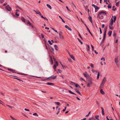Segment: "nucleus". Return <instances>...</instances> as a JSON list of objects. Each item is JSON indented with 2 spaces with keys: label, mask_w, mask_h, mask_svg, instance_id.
<instances>
[{
  "label": "nucleus",
  "mask_w": 120,
  "mask_h": 120,
  "mask_svg": "<svg viewBox=\"0 0 120 120\" xmlns=\"http://www.w3.org/2000/svg\"><path fill=\"white\" fill-rule=\"evenodd\" d=\"M106 11L104 10H102L99 12L98 15V17L100 19H102L104 18V16L106 15Z\"/></svg>",
  "instance_id": "nucleus-1"
},
{
  "label": "nucleus",
  "mask_w": 120,
  "mask_h": 120,
  "mask_svg": "<svg viewBox=\"0 0 120 120\" xmlns=\"http://www.w3.org/2000/svg\"><path fill=\"white\" fill-rule=\"evenodd\" d=\"M106 78L105 77L102 80V81L100 86V88L102 89L103 88L104 85L105 84V82H106Z\"/></svg>",
  "instance_id": "nucleus-2"
},
{
  "label": "nucleus",
  "mask_w": 120,
  "mask_h": 120,
  "mask_svg": "<svg viewBox=\"0 0 120 120\" xmlns=\"http://www.w3.org/2000/svg\"><path fill=\"white\" fill-rule=\"evenodd\" d=\"M53 75L50 77H49L47 79L48 80H49L51 79H54L56 78V77H57V76L56 75L54 77H53Z\"/></svg>",
  "instance_id": "nucleus-3"
},
{
  "label": "nucleus",
  "mask_w": 120,
  "mask_h": 120,
  "mask_svg": "<svg viewBox=\"0 0 120 120\" xmlns=\"http://www.w3.org/2000/svg\"><path fill=\"white\" fill-rule=\"evenodd\" d=\"M59 35L60 36V39L62 40L64 38V37L62 35V32L61 31H60L59 33Z\"/></svg>",
  "instance_id": "nucleus-4"
},
{
  "label": "nucleus",
  "mask_w": 120,
  "mask_h": 120,
  "mask_svg": "<svg viewBox=\"0 0 120 120\" xmlns=\"http://www.w3.org/2000/svg\"><path fill=\"white\" fill-rule=\"evenodd\" d=\"M58 65V64L57 62V61H56L55 64H54L53 66V68L54 69L55 71L56 70V69Z\"/></svg>",
  "instance_id": "nucleus-5"
},
{
  "label": "nucleus",
  "mask_w": 120,
  "mask_h": 120,
  "mask_svg": "<svg viewBox=\"0 0 120 120\" xmlns=\"http://www.w3.org/2000/svg\"><path fill=\"white\" fill-rule=\"evenodd\" d=\"M83 74L85 77L88 78L90 77V76L86 72H85L84 73H83Z\"/></svg>",
  "instance_id": "nucleus-6"
},
{
  "label": "nucleus",
  "mask_w": 120,
  "mask_h": 120,
  "mask_svg": "<svg viewBox=\"0 0 120 120\" xmlns=\"http://www.w3.org/2000/svg\"><path fill=\"white\" fill-rule=\"evenodd\" d=\"M6 8L7 10L8 11H11V8L8 5H7L6 6Z\"/></svg>",
  "instance_id": "nucleus-7"
},
{
  "label": "nucleus",
  "mask_w": 120,
  "mask_h": 120,
  "mask_svg": "<svg viewBox=\"0 0 120 120\" xmlns=\"http://www.w3.org/2000/svg\"><path fill=\"white\" fill-rule=\"evenodd\" d=\"M7 69L8 71H11L13 73H16L15 72V70L13 69L8 68Z\"/></svg>",
  "instance_id": "nucleus-8"
},
{
  "label": "nucleus",
  "mask_w": 120,
  "mask_h": 120,
  "mask_svg": "<svg viewBox=\"0 0 120 120\" xmlns=\"http://www.w3.org/2000/svg\"><path fill=\"white\" fill-rule=\"evenodd\" d=\"M92 5L95 8V10H97L99 9V8L98 7L94 4H92Z\"/></svg>",
  "instance_id": "nucleus-9"
},
{
  "label": "nucleus",
  "mask_w": 120,
  "mask_h": 120,
  "mask_svg": "<svg viewBox=\"0 0 120 120\" xmlns=\"http://www.w3.org/2000/svg\"><path fill=\"white\" fill-rule=\"evenodd\" d=\"M106 28L105 29L104 32V34L103 35V38H105L106 37Z\"/></svg>",
  "instance_id": "nucleus-10"
},
{
  "label": "nucleus",
  "mask_w": 120,
  "mask_h": 120,
  "mask_svg": "<svg viewBox=\"0 0 120 120\" xmlns=\"http://www.w3.org/2000/svg\"><path fill=\"white\" fill-rule=\"evenodd\" d=\"M113 17V16H112V18L111 19L110 21V24L111 25H113V22L114 21H113L112 18Z\"/></svg>",
  "instance_id": "nucleus-11"
},
{
  "label": "nucleus",
  "mask_w": 120,
  "mask_h": 120,
  "mask_svg": "<svg viewBox=\"0 0 120 120\" xmlns=\"http://www.w3.org/2000/svg\"><path fill=\"white\" fill-rule=\"evenodd\" d=\"M33 11H34L37 14H39V15H41V13L39 11H36L34 10H33Z\"/></svg>",
  "instance_id": "nucleus-12"
},
{
  "label": "nucleus",
  "mask_w": 120,
  "mask_h": 120,
  "mask_svg": "<svg viewBox=\"0 0 120 120\" xmlns=\"http://www.w3.org/2000/svg\"><path fill=\"white\" fill-rule=\"evenodd\" d=\"M118 57H116L115 58V62L116 64H117L118 62Z\"/></svg>",
  "instance_id": "nucleus-13"
},
{
  "label": "nucleus",
  "mask_w": 120,
  "mask_h": 120,
  "mask_svg": "<svg viewBox=\"0 0 120 120\" xmlns=\"http://www.w3.org/2000/svg\"><path fill=\"white\" fill-rule=\"evenodd\" d=\"M65 27L67 29H68V30H69L70 31H72V29L71 28H70L69 27H68L67 25H66L65 26Z\"/></svg>",
  "instance_id": "nucleus-14"
},
{
  "label": "nucleus",
  "mask_w": 120,
  "mask_h": 120,
  "mask_svg": "<svg viewBox=\"0 0 120 120\" xmlns=\"http://www.w3.org/2000/svg\"><path fill=\"white\" fill-rule=\"evenodd\" d=\"M86 49L87 51H89L90 50V46L89 45L87 44L86 45Z\"/></svg>",
  "instance_id": "nucleus-15"
},
{
  "label": "nucleus",
  "mask_w": 120,
  "mask_h": 120,
  "mask_svg": "<svg viewBox=\"0 0 120 120\" xmlns=\"http://www.w3.org/2000/svg\"><path fill=\"white\" fill-rule=\"evenodd\" d=\"M50 58V61L51 62V64H53V60L52 57L50 56H49Z\"/></svg>",
  "instance_id": "nucleus-16"
},
{
  "label": "nucleus",
  "mask_w": 120,
  "mask_h": 120,
  "mask_svg": "<svg viewBox=\"0 0 120 120\" xmlns=\"http://www.w3.org/2000/svg\"><path fill=\"white\" fill-rule=\"evenodd\" d=\"M112 33V31H109L108 33V35L109 36H110Z\"/></svg>",
  "instance_id": "nucleus-17"
},
{
  "label": "nucleus",
  "mask_w": 120,
  "mask_h": 120,
  "mask_svg": "<svg viewBox=\"0 0 120 120\" xmlns=\"http://www.w3.org/2000/svg\"><path fill=\"white\" fill-rule=\"evenodd\" d=\"M88 19L91 22V23H92V18L91 16H90L88 17Z\"/></svg>",
  "instance_id": "nucleus-18"
},
{
  "label": "nucleus",
  "mask_w": 120,
  "mask_h": 120,
  "mask_svg": "<svg viewBox=\"0 0 120 120\" xmlns=\"http://www.w3.org/2000/svg\"><path fill=\"white\" fill-rule=\"evenodd\" d=\"M46 84L47 85H51V86L53 85H54V83H50V82L47 83H46Z\"/></svg>",
  "instance_id": "nucleus-19"
},
{
  "label": "nucleus",
  "mask_w": 120,
  "mask_h": 120,
  "mask_svg": "<svg viewBox=\"0 0 120 120\" xmlns=\"http://www.w3.org/2000/svg\"><path fill=\"white\" fill-rule=\"evenodd\" d=\"M101 108L102 109L101 113H102V115H105V113H104V109H103V108L102 107H101Z\"/></svg>",
  "instance_id": "nucleus-20"
},
{
  "label": "nucleus",
  "mask_w": 120,
  "mask_h": 120,
  "mask_svg": "<svg viewBox=\"0 0 120 120\" xmlns=\"http://www.w3.org/2000/svg\"><path fill=\"white\" fill-rule=\"evenodd\" d=\"M21 20L23 21V22L25 23L26 22V20L23 17H22L21 18Z\"/></svg>",
  "instance_id": "nucleus-21"
},
{
  "label": "nucleus",
  "mask_w": 120,
  "mask_h": 120,
  "mask_svg": "<svg viewBox=\"0 0 120 120\" xmlns=\"http://www.w3.org/2000/svg\"><path fill=\"white\" fill-rule=\"evenodd\" d=\"M92 83H89L88 82L87 84V86L88 87H90L91 85L92 84Z\"/></svg>",
  "instance_id": "nucleus-22"
},
{
  "label": "nucleus",
  "mask_w": 120,
  "mask_h": 120,
  "mask_svg": "<svg viewBox=\"0 0 120 120\" xmlns=\"http://www.w3.org/2000/svg\"><path fill=\"white\" fill-rule=\"evenodd\" d=\"M100 93L103 94H105V93L104 92V91L102 89H101L100 90Z\"/></svg>",
  "instance_id": "nucleus-23"
},
{
  "label": "nucleus",
  "mask_w": 120,
  "mask_h": 120,
  "mask_svg": "<svg viewBox=\"0 0 120 120\" xmlns=\"http://www.w3.org/2000/svg\"><path fill=\"white\" fill-rule=\"evenodd\" d=\"M68 91L69 93H70L71 94H75V95H76V94H75V93H74V92H72L71 90H68Z\"/></svg>",
  "instance_id": "nucleus-24"
},
{
  "label": "nucleus",
  "mask_w": 120,
  "mask_h": 120,
  "mask_svg": "<svg viewBox=\"0 0 120 120\" xmlns=\"http://www.w3.org/2000/svg\"><path fill=\"white\" fill-rule=\"evenodd\" d=\"M46 6L50 9H52V7L49 4H47L46 5Z\"/></svg>",
  "instance_id": "nucleus-25"
},
{
  "label": "nucleus",
  "mask_w": 120,
  "mask_h": 120,
  "mask_svg": "<svg viewBox=\"0 0 120 120\" xmlns=\"http://www.w3.org/2000/svg\"><path fill=\"white\" fill-rule=\"evenodd\" d=\"M75 84V86L76 87H79V88H81V87L80 86H79V84Z\"/></svg>",
  "instance_id": "nucleus-26"
},
{
  "label": "nucleus",
  "mask_w": 120,
  "mask_h": 120,
  "mask_svg": "<svg viewBox=\"0 0 120 120\" xmlns=\"http://www.w3.org/2000/svg\"><path fill=\"white\" fill-rule=\"evenodd\" d=\"M54 47L55 50L57 51L58 50L57 46L56 45H54Z\"/></svg>",
  "instance_id": "nucleus-27"
},
{
  "label": "nucleus",
  "mask_w": 120,
  "mask_h": 120,
  "mask_svg": "<svg viewBox=\"0 0 120 120\" xmlns=\"http://www.w3.org/2000/svg\"><path fill=\"white\" fill-rule=\"evenodd\" d=\"M112 25H111L110 24L109 26V28L111 30H113L112 26Z\"/></svg>",
  "instance_id": "nucleus-28"
},
{
  "label": "nucleus",
  "mask_w": 120,
  "mask_h": 120,
  "mask_svg": "<svg viewBox=\"0 0 120 120\" xmlns=\"http://www.w3.org/2000/svg\"><path fill=\"white\" fill-rule=\"evenodd\" d=\"M29 25L30 26H31V24L30 22L29 21H27V25Z\"/></svg>",
  "instance_id": "nucleus-29"
},
{
  "label": "nucleus",
  "mask_w": 120,
  "mask_h": 120,
  "mask_svg": "<svg viewBox=\"0 0 120 120\" xmlns=\"http://www.w3.org/2000/svg\"><path fill=\"white\" fill-rule=\"evenodd\" d=\"M70 57L74 60H75V58L72 55H70Z\"/></svg>",
  "instance_id": "nucleus-30"
},
{
  "label": "nucleus",
  "mask_w": 120,
  "mask_h": 120,
  "mask_svg": "<svg viewBox=\"0 0 120 120\" xmlns=\"http://www.w3.org/2000/svg\"><path fill=\"white\" fill-rule=\"evenodd\" d=\"M100 75V73L99 72H98V74L97 75V79H98L99 78V76Z\"/></svg>",
  "instance_id": "nucleus-31"
},
{
  "label": "nucleus",
  "mask_w": 120,
  "mask_h": 120,
  "mask_svg": "<svg viewBox=\"0 0 120 120\" xmlns=\"http://www.w3.org/2000/svg\"><path fill=\"white\" fill-rule=\"evenodd\" d=\"M59 17L61 19L63 22L64 23H65V22L64 21V20L60 16H59Z\"/></svg>",
  "instance_id": "nucleus-32"
},
{
  "label": "nucleus",
  "mask_w": 120,
  "mask_h": 120,
  "mask_svg": "<svg viewBox=\"0 0 120 120\" xmlns=\"http://www.w3.org/2000/svg\"><path fill=\"white\" fill-rule=\"evenodd\" d=\"M10 117L13 120H17L16 119L13 117L12 116H10Z\"/></svg>",
  "instance_id": "nucleus-33"
},
{
  "label": "nucleus",
  "mask_w": 120,
  "mask_h": 120,
  "mask_svg": "<svg viewBox=\"0 0 120 120\" xmlns=\"http://www.w3.org/2000/svg\"><path fill=\"white\" fill-rule=\"evenodd\" d=\"M78 41H79V42H80L81 44H83V42L81 41L79 39V38H78Z\"/></svg>",
  "instance_id": "nucleus-34"
},
{
  "label": "nucleus",
  "mask_w": 120,
  "mask_h": 120,
  "mask_svg": "<svg viewBox=\"0 0 120 120\" xmlns=\"http://www.w3.org/2000/svg\"><path fill=\"white\" fill-rule=\"evenodd\" d=\"M70 84L71 85H74L75 84V83L74 82L71 81Z\"/></svg>",
  "instance_id": "nucleus-35"
},
{
  "label": "nucleus",
  "mask_w": 120,
  "mask_h": 120,
  "mask_svg": "<svg viewBox=\"0 0 120 120\" xmlns=\"http://www.w3.org/2000/svg\"><path fill=\"white\" fill-rule=\"evenodd\" d=\"M55 103L58 105H60V103L59 102H55Z\"/></svg>",
  "instance_id": "nucleus-36"
},
{
  "label": "nucleus",
  "mask_w": 120,
  "mask_h": 120,
  "mask_svg": "<svg viewBox=\"0 0 120 120\" xmlns=\"http://www.w3.org/2000/svg\"><path fill=\"white\" fill-rule=\"evenodd\" d=\"M116 34L115 32H113V36L115 38L116 36Z\"/></svg>",
  "instance_id": "nucleus-37"
},
{
  "label": "nucleus",
  "mask_w": 120,
  "mask_h": 120,
  "mask_svg": "<svg viewBox=\"0 0 120 120\" xmlns=\"http://www.w3.org/2000/svg\"><path fill=\"white\" fill-rule=\"evenodd\" d=\"M116 17L115 16H114V18H113V21H114V22H115V21L116 20Z\"/></svg>",
  "instance_id": "nucleus-38"
},
{
  "label": "nucleus",
  "mask_w": 120,
  "mask_h": 120,
  "mask_svg": "<svg viewBox=\"0 0 120 120\" xmlns=\"http://www.w3.org/2000/svg\"><path fill=\"white\" fill-rule=\"evenodd\" d=\"M33 115L37 116H38V115L36 113H33Z\"/></svg>",
  "instance_id": "nucleus-39"
},
{
  "label": "nucleus",
  "mask_w": 120,
  "mask_h": 120,
  "mask_svg": "<svg viewBox=\"0 0 120 120\" xmlns=\"http://www.w3.org/2000/svg\"><path fill=\"white\" fill-rule=\"evenodd\" d=\"M91 46L92 48V51H94V47L92 45H91Z\"/></svg>",
  "instance_id": "nucleus-40"
},
{
  "label": "nucleus",
  "mask_w": 120,
  "mask_h": 120,
  "mask_svg": "<svg viewBox=\"0 0 120 120\" xmlns=\"http://www.w3.org/2000/svg\"><path fill=\"white\" fill-rule=\"evenodd\" d=\"M48 42H49V44L50 45H52V43L51 41L49 40H48Z\"/></svg>",
  "instance_id": "nucleus-41"
},
{
  "label": "nucleus",
  "mask_w": 120,
  "mask_h": 120,
  "mask_svg": "<svg viewBox=\"0 0 120 120\" xmlns=\"http://www.w3.org/2000/svg\"><path fill=\"white\" fill-rule=\"evenodd\" d=\"M90 66L92 68H94V65L93 64H92V63L91 64Z\"/></svg>",
  "instance_id": "nucleus-42"
},
{
  "label": "nucleus",
  "mask_w": 120,
  "mask_h": 120,
  "mask_svg": "<svg viewBox=\"0 0 120 120\" xmlns=\"http://www.w3.org/2000/svg\"><path fill=\"white\" fill-rule=\"evenodd\" d=\"M115 7V6H113L112 7V8H113V9H112V10L114 11H115V10H116V8H114Z\"/></svg>",
  "instance_id": "nucleus-43"
},
{
  "label": "nucleus",
  "mask_w": 120,
  "mask_h": 120,
  "mask_svg": "<svg viewBox=\"0 0 120 120\" xmlns=\"http://www.w3.org/2000/svg\"><path fill=\"white\" fill-rule=\"evenodd\" d=\"M99 115H96L95 116V117L97 119H98V118L99 117Z\"/></svg>",
  "instance_id": "nucleus-44"
},
{
  "label": "nucleus",
  "mask_w": 120,
  "mask_h": 120,
  "mask_svg": "<svg viewBox=\"0 0 120 120\" xmlns=\"http://www.w3.org/2000/svg\"><path fill=\"white\" fill-rule=\"evenodd\" d=\"M92 71L93 72H98L97 71L95 70L94 69H92Z\"/></svg>",
  "instance_id": "nucleus-45"
},
{
  "label": "nucleus",
  "mask_w": 120,
  "mask_h": 120,
  "mask_svg": "<svg viewBox=\"0 0 120 120\" xmlns=\"http://www.w3.org/2000/svg\"><path fill=\"white\" fill-rule=\"evenodd\" d=\"M79 34V37H80V38H81V39H83V38L82 37H81L80 34L79 33V34Z\"/></svg>",
  "instance_id": "nucleus-46"
},
{
  "label": "nucleus",
  "mask_w": 120,
  "mask_h": 120,
  "mask_svg": "<svg viewBox=\"0 0 120 120\" xmlns=\"http://www.w3.org/2000/svg\"><path fill=\"white\" fill-rule=\"evenodd\" d=\"M60 108H59V109H58V111L56 113V114H58L60 112Z\"/></svg>",
  "instance_id": "nucleus-47"
},
{
  "label": "nucleus",
  "mask_w": 120,
  "mask_h": 120,
  "mask_svg": "<svg viewBox=\"0 0 120 120\" xmlns=\"http://www.w3.org/2000/svg\"><path fill=\"white\" fill-rule=\"evenodd\" d=\"M119 2H116V6H117L119 4Z\"/></svg>",
  "instance_id": "nucleus-48"
},
{
  "label": "nucleus",
  "mask_w": 120,
  "mask_h": 120,
  "mask_svg": "<svg viewBox=\"0 0 120 120\" xmlns=\"http://www.w3.org/2000/svg\"><path fill=\"white\" fill-rule=\"evenodd\" d=\"M4 1V0H0V3H2Z\"/></svg>",
  "instance_id": "nucleus-49"
},
{
  "label": "nucleus",
  "mask_w": 120,
  "mask_h": 120,
  "mask_svg": "<svg viewBox=\"0 0 120 120\" xmlns=\"http://www.w3.org/2000/svg\"><path fill=\"white\" fill-rule=\"evenodd\" d=\"M66 8L69 11L71 12V11L68 8V7L67 6L66 7Z\"/></svg>",
  "instance_id": "nucleus-50"
},
{
  "label": "nucleus",
  "mask_w": 120,
  "mask_h": 120,
  "mask_svg": "<svg viewBox=\"0 0 120 120\" xmlns=\"http://www.w3.org/2000/svg\"><path fill=\"white\" fill-rule=\"evenodd\" d=\"M99 30H100V34H101L102 33V31L101 29V28H100V27L99 28Z\"/></svg>",
  "instance_id": "nucleus-51"
},
{
  "label": "nucleus",
  "mask_w": 120,
  "mask_h": 120,
  "mask_svg": "<svg viewBox=\"0 0 120 120\" xmlns=\"http://www.w3.org/2000/svg\"><path fill=\"white\" fill-rule=\"evenodd\" d=\"M58 71L60 73H61L62 72V71L60 70V69H58Z\"/></svg>",
  "instance_id": "nucleus-52"
},
{
  "label": "nucleus",
  "mask_w": 120,
  "mask_h": 120,
  "mask_svg": "<svg viewBox=\"0 0 120 120\" xmlns=\"http://www.w3.org/2000/svg\"><path fill=\"white\" fill-rule=\"evenodd\" d=\"M108 8H111V6H110L109 4L108 6Z\"/></svg>",
  "instance_id": "nucleus-53"
},
{
  "label": "nucleus",
  "mask_w": 120,
  "mask_h": 120,
  "mask_svg": "<svg viewBox=\"0 0 120 120\" xmlns=\"http://www.w3.org/2000/svg\"><path fill=\"white\" fill-rule=\"evenodd\" d=\"M96 102L97 105H98V106H99V104L97 100H96Z\"/></svg>",
  "instance_id": "nucleus-54"
},
{
  "label": "nucleus",
  "mask_w": 120,
  "mask_h": 120,
  "mask_svg": "<svg viewBox=\"0 0 120 120\" xmlns=\"http://www.w3.org/2000/svg\"><path fill=\"white\" fill-rule=\"evenodd\" d=\"M75 90L76 92H77L78 93L79 92L78 90L77 89H75Z\"/></svg>",
  "instance_id": "nucleus-55"
},
{
  "label": "nucleus",
  "mask_w": 120,
  "mask_h": 120,
  "mask_svg": "<svg viewBox=\"0 0 120 120\" xmlns=\"http://www.w3.org/2000/svg\"><path fill=\"white\" fill-rule=\"evenodd\" d=\"M24 110L26 111H29L30 110L29 109H27L26 108H25L24 109Z\"/></svg>",
  "instance_id": "nucleus-56"
},
{
  "label": "nucleus",
  "mask_w": 120,
  "mask_h": 120,
  "mask_svg": "<svg viewBox=\"0 0 120 120\" xmlns=\"http://www.w3.org/2000/svg\"><path fill=\"white\" fill-rule=\"evenodd\" d=\"M90 112H89V113L87 115H86V117H88V116H89V114H90Z\"/></svg>",
  "instance_id": "nucleus-57"
},
{
  "label": "nucleus",
  "mask_w": 120,
  "mask_h": 120,
  "mask_svg": "<svg viewBox=\"0 0 120 120\" xmlns=\"http://www.w3.org/2000/svg\"><path fill=\"white\" fill-rule=\"evenodd\" d=\"M41 37L42 38H44V36L43 35V34H41Z\"/></svg>",
  "instance_id": "nucleus-58"
},
{
  "label": "nucleus",
  "mask_w": 120,
  "mask_h": 120,
  "mask_svg": "<svg viewBox=\"0 0 120 120\" xmlns=\"http://www.w3.org/2000/svg\"><path fill=\"white\" fill-rule=\"evenodd\" d=\"M105 39V38H103L102 40V42H104Z\"/></svg>",
  "instance_id": "nucleus-59"
},
{
  "label": "nucleus",
  "mask_w": 120,
  "mask_h": 120,
  "mask_svg": "<svg viewBox=\"0 0 120 120\" xmlns=\"http://www.w3.org/2000/svg\"><path fill=\"white\" fill-rule=\"evenodd\" d=\"M68 60H69V61H70V62H71L72 60L70 58H68Z\"/></svg>",
  "instance_id": "nucleus-60"
},
{
  "label": "nucleus",
  "mask_w": 120,
  "mask_h": 120,
  "mask_svg": "<svg viewBox=\"0 0 120 120\" xmlns=\"http://www.w3.org/2000/svg\"><path fill=\"white\" fill-rule=\"evenodd\" d=\"M15 14H16V15L17 16H19V14L17 13V12H16V13H15Z\"/></svg>",
  "instance_id": "nucleus-61"
},
{
  "label": "nucleus",
  "mask_w": 120,
  "mask_h": 120,
  "mask_svg": "<svg viewBox=\"0 0 120 120\" xmlns=\"http://www.w3.org/2000/svg\"><path fill=\"white\" fill-rule=\"evenodd\" d=\"M94 52L96 54H98V53L97 52L96 50H94Z\"/></svg>",
  "instance_id": "nucleus-62"
},
{
  "label": "nucleus",
  "mask_w": 120,
  "mask_h": 120,
  "mask_svg": "<svg viewBox=\"0 0 120 120\" xmlns=\"http://www.w3.org/2000/svg\"><path fill=\"white\" fill-rule=\"evenodd\" d=\"M53 59L55 62H56V59L54 57H53Z\"/></svg>",
  "instance_id": "nucleus-63"
},
{
  "label": "nucleus",
  "mask_w": 120,
  "mask_h": 120,
  "mask_svg": "<svg viewBox=\"0 0 120 120\" xmlns=\"http://www.w3.org/2000/svg\"><path fill=\"white\" fill-rule=\"evenodd\" d=\"M51 49L52 51V52H54V49L53 48L51 47Z\"/></svg>",
  "instance_id": "nucleus-64"
}]
</instances>
